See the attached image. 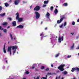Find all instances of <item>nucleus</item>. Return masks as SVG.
<instances>
[{
  "mask_svg": "<svg viewBox=\"0 0 79 79\" xmlns=\"http://www.w3.org/2000/svg\"><path fill=\"white\" fill-rule=\"evenodd\" d=\"M15 15H17L16 16V19L17 20H18V23H21L23 21V19L19 18V13L17 12V13H16Z\"/></svg>",
  "mask_w": 79,
  "mask_h": 79,
  "instance_id": "obj_2",
  "label": "nucleus"
},
{
  "mask_svg": "<svg viewBox=\"0 0 79 79\" xmlns=\"http://www.w3.org/2000/svg\"><path fill=\"white\" fill-rule=\"evenodd\" d=\"M6 14V13H4L3 14H0V16H1V17H4L5 16V15Z\"/></svg>",
  "mask_w": 79,
  "mask_h": 79,
  "instance_id": "obj_12",
  "label": "nucleus"
},
{
  "mask_svg": "<svg viewBox=\"0 0 79 79\" xmlns=\"http://www.w3.org/2000/svg\"><path fill=\"white\" fill-rule=\"evenodd\" d=\"M71 57V56L70 55V56H69V55H68L67 57L68 58H70V57Z\"/></svg>",
  "mask_w": 79,
  "mask_h": 79,
  "instance_id": "obj_39",
  "label": "nucleus"
},
{
  "mask_svg": "<svg viewBox=\"0 0 79 79\" xmlns=\"http://www.w3.org/2000/svg\"><path fill=\"white\" fill-rule=\"evenodd\" d=\"M10 38H11V39H12V40H13V35H12V34H11V33H10Z\"/></svg>",
  "mask_w": 79,
  "mask_h": 79,
  "instance_id": "obj_22",
  "label": "nucleus"
},
{
  "mask_svg": "<svg viewBox=\"0 0 79 79\" xmlns=\"http://www.w3.org/2000/svg\"><path fill=\"white\" fill-rule=\"evenodd\" d=\"M16 28H19L20 29H23V28H24V26L21 25H20L17 26L16 27Z\"/></svg>",
  "mask_w": 79,
  "mask_h": 79,
  "instance_id": "obj_9",
  "label": "nucleus"
},
{
  "mask_svg": "<svg viewBox=\"0 0 79 79\" xmlns=\"http://www.w3.org/2000/svg\"><path fill=\"white\" fill-rule=\"evenodd\" d=\"M61 41H63V36H62L61 38Z\"/></svg>",
  "mask_w": 79,
  "mask_h": 79,
  "instance_id": "obj_37",
  "label": "nucleus"
},
{
  "mask_svg": "<svg viewBox=\"0 0 79 79\" xmlns=\"http://www.w3.org/2000/svg\"><path fill=\"white\" fill-rule=\"evenodd\" d=\"M46 77H46V78H47V77H48L47 75H46Z\"/></svg>",
  "mask_w": 79,
  "mask_h": 79,
  "instance_id": "obj_51",
  "label": "nucleus"
},
{
  "mask_svg": "<svg viewBox=\"0 0 79 79\" xmlns=\"http://www.w3.org/2000/svg\"><path fill=\"white\" fill-rule=\"evenodd\" d=\"M12 24L13 26H16V22L15 21L13 22Z\"/></svg>",
  "mask_w": 79,
  "mask_h": 79,
  "instance_id": "obj_11",
  "label": "nucleus"
},
{
  "mask_svg": "<svg viewBox=\"0 0 79 79\" xmlns=\"http://www.w3.org/2000/svg\"><path fill=\"white\" fill-rule=\"evenodd\" d=\"M46 6H47V5L44 4L43 6V7H45Z\"/></svg>",
  "mask_w": 79,
  "mask_h": 79,
  "instance_id": "obj_38",
  "label": "nucleus"
},
{
  "mask_svg": "<svg viewBox=\"0 0 79 79\" xmlns=\"http://www.w3.org/2000/svg\"><path fill=\"white\" fill-rule=\"evenodd\" d=\"M56 8H57V7H58V6H56Z\"/></svg>",
  "mask_w": 79,
  "mask_h": 79,
  "instance_id": "obj_53",
  "label": "nucleus"
},
{
  "mask_svg": "<svg viewBox=\"0 0 79 79\" xmlns=\"http://www.w3.org/2000/svg\"><path fill=\"white\" fill-rule=\"evenodd\" d=\"M23 79H26V78H23Z\"/></svg>",
  "mask_w": 79,
  "mask_h": 79,
  "instance_id": "obj_58",
  "label": "nucleus"
},
{
  "mask_svg": "<svg viewBox=\"0 0 79 79\" xmlns=\"http://www.w3.org/2000/svg\"><path fill=\"white\" fill-rule=\"evenodd\" d=\"M66 22H65L64 24V26H66Z\"/></svg>",
  "mask_w": 79,
  "mask_h": 79,
  "instance_id": "obj_35",
  "label": "nucleus"
},
{
  "mask_svg": "<svg viewBox=\"0 0 79 79\" xmlns=\"http://www.w3.org/2000/svg\"><path fill=\"white\" fill-rule=\"evenodd\" d=\"M54 13L55 14H56L58 13V10L57 9H56L54 11Z\"/></svg>",
  "mask_w": 79,
  "mask_h": 79,
  "instance_id": "obj_13",
  "label": "nucleus"
},
{
  "mask_svg": "<svg viewBox=\"0 0 79 79\" xmlns=\"http://www.w3.org/2000/svg\"><path fill=\"white\" fill-rule=\"evenodd\" d=\"M61 79H64V78L63 77H62Z\"/></svg>",
  "mask_w": 79,
  "mask_h": 79,
  "instance_id": "obj_52",
  "label": "nucleus"
},
{
  "mask_svg": "<svg viewBox=\"0 0 79 79\" xmlns=\"http://www.w3.org/2000/svg\"><path fill=\"white\" fill-rule=\"evenodd\" d=\"M47 27H46L45 28V30H47Z\"/></svg>",
  "mask_w": 79,
  "mask_h": 79,
  "instance_id": "obj_43",
  "label": "nucleus"
},
{
  "mask_svg": "<svg viewBox=\"0 0 79 79\" xmlns=\"http://www.w3.org/2000/svg\"><path fill=\"white\" fill-rule=\"evenodd\" d=\"M60 56V54L59 53H58L57 54H56L55 56L56 58H57V57H58V56Z\"/></svg>",
  "mask_w": 79,
  "mask_h": 79,
  "instance_id": "obj_24",
  "label": "nucleus"
},
{
  "mask_svg": "<svg viewBox=\"0 0 79 79\" xmlns=\"http://www.w3.org/2000/svg\"><path fill=\"white\" fill-rule=\"evenodd\" d=\"M10 26H8L7 27V29H9V28H10Z\"/></svg>",
  "mask_w": 79,
  "mask_h": 79,
  "instance_id": "obj_40",
  "label": "nucleus"
},
{
  "mask_svg": "<svg viewBox=\"0 0 79 79\" xmlns=\"http://www.w3.org/2000/svg\"><path fill=\"white\" fill-rule=\"evenodd\" d=\"M40 10V6H36L34 9V11H37Z\"/></svg>",
  "mask_w": 79,
  "mask_h": 79,
  "instance_id": "obj_7",
  "label": "nucleus"
},
{
  "mask_svg": "<svg viewBox=\"0 0 79 79\" xmlns=\"http://www.w3.org/2000/svg\"><path fill=\"white\" fill-rule=\"evenodd\" d=\"M58 42H60V43H61V37L59 36L58 38Z\"/></svg>",
  "mask_w": 79,
  "mask_h": 79,
  "instance_id": "obj_15",
  "label": "nucleus"
},
{
  "mask_svg": "<svg viewBox=\"0 0 79 79\" xmlns=\"http://www.w3.org/2000/svg\"><path fill=\"white\" fill-rule=\"evenodd\" d=\"M6 63H8V60H6Z\"/></svg>",
  "mask_w": 79,
  "mask_h": 79,
  "instance_id": "obj_50",
  "label": "nucleus"
},
{
  "mask_svg": "<svg viewBox=\"0 0 79 79\" xmlns=\"http://www.w3.org/2000/svg\"><path fill=\"white\" fill-rule=\"evenodd\" d=\"M74 44L73 43V46L71 47V49H73L74 48Z\"/></svg>",
  "mask_w": 79,
  "mask_h": 79,
  "instance_id": "obj_19",
  "label": "nucleus"
},
{
  "mask_svg": "<svg viewBox=\"0 0 79 79\" xmlns=\"http://www.w3.org/2000/svg\"><path fill=\"white\" fill-rule=\"evenodd\" d=\"M0 4H1V3L0 2Z\"/></svg>",
  "mask_w": 79,
  "mask_h": 79,
  "instance_id": "obj_62",
  "label": "nucleus"
},
{
  "mask_svg": "<svg viewBox=\"0 0 79 79\" xmlns=\"http://www.w3.org/2000/svg\"><path fill=\"white\" fill-rule=\"evenodd\" d=\"M32 8V6H31L30 7V8Z\"/></svg>",
  "mask_w": 79,
  "mask_h": 79,
  "instance_id": "obj_49",
  "label": "nucleus"
},
{
  "mask_svg": "<svg viewBox=\"0 0 79 79\" xmlns=\"http://www.w3.org/2000/svg\"><path fill=\"white\" fill-rule=\"evenodd\" d=\"M9 2H11V0H10V1H9Z\"/></svg>",
  "mask_w": 79,
  "mask_h": 79,
  "instance_id": "obj_57",
  "label": "nucleus"
},
{
  "mask_svg": "<svg viewBox=\"0 0 79 79\" xmlns=\"http://www.w3.org/2000/svg\"><path fill=\"white\" fill-rule=\"evenodd\" d=\"M3 28H2L1 30H3Z\"/></svg>",
  "mask_w": 79,
  "mask_h": 79,
  "instance_id": "obj_59",
  "label": "nucleus"
},
{
  "mask_svg": "<svg viewBox=\"0 0 79 79\" xmlns=\"http://www.w3.org/2000/svg\"><path fill=\"white\" fill-rule=\"evenodd\" d=\"M47 75H48V74H50V73H47Z\"/></svg>",
  "mask_w": 79,
  "mask_h": 79,
  "instance_id": "obj_46",
  "label": "nucleus"
},
{
  "mask_svg": "<svg viewBox=\"0 0 79 79\" xmlns=\"http://www.w3.org/2000/svg\"><path fill=\"white\" fill-rule=\"evenodd\" d=\"M65 66V64H62L59 66L57 67L58 69H59L60 71H64V67Z\"/></svg>",
  "mask_w": 79,
  "mask_h": 79,
  "instance_id": "obj_3",
  "label": "nucleus"
},
{
  "mask_svg": "<svg viewBox=\"0 0 79 79\" xmlns=\"http://www.w3.org/2000/svg\"><path fill=\"white\" fill-rule=\"evenodd\" d=\"M53 6H52L50 8V10H51V11L52 10H53Z\"/></svg>",
  "mask_w": 79,
  "mask_h": 79,
  "instance_id": "obj_26",
  "label": "nucleus"
},
{
  "mask_svg": "<svg viewBox=\"0 0 79 79\" xmlns=\"http://www.w3.org/2000/svg\"><path fill=\"white\" fill-rule=\"evenodd\" d=\"M19 2H20V0H15V1L14 3L15 5H17L19 4Z\"/></svg>",
  "mask_w": 79,
  "mask_h": 79,
  "instance_id": "obj_8",
  "label": "nucleus"
},
{
  "mask_svg": "<svg viewBox=\"0 0 79 79\" xmlns=\"http://www.w3.org/2000/svg\"><path fill=\"white\" fill-rule=\"evenodd\" d=\"M63 27V25H61L60 26V27L61 28V27Z\"/></svg>",
  "mask_w": 79,
  "mask_h": 79,
  "instance_id": "obj_42",
  "label": "nucleus"
},
{
  "mask_svg": "<svg viewBox=\"0 0 79 79\" xmlns=\"http://www.w3.org/2000/svg\"><path fill=\"white\" fill-rule=\"evenodd\" d=\"M49 68H46V69H45V71H48V70H49Z\"/></svg>",
  "mask_w": 79,
  "mask_h": 79,
  "instance_id": "obj_27",
  "label": "nucleus"
},
{
  "mask_svg": "<svg viewBox=\"0 0 79 79\" xmlns=\"http://www.w3.org/2000/svg\"><path fill=\"white\" fill-rule=\"evenodd\" d=\"M35 18L36 19H39L40 18V14L38 12L36 11L35 12Z\"/></svg>",
  "mask_w": 79,
  "mask_h": 79,
  "instance_id": "obj_4",
  "label": "nucleus"
},
{
  "mask_svg": "<svg viewBox=\"0 0 79 79\" xmlns=\"http://www.w3.org/2000/svg\"><path fill=\"white\" fill-rule=\"evenodd\" d=\"M2 26H0V30L2 29Z\"/></svg>",
  "mask_w": 79,
  "mask_h": 79,
  "instance_id": "obj_48",
  "label": "nucleus"
},
{
  "mask_svg": "<svg viewBox=\"0 0 79 79\" xmlns=\"http://www.w3.org/2000/svg\"><path fill=\"white\" fill-rule=\"evenodd\" d=\"M72 25H75V22L73 21L72 23Z\"/></svg>",
  "mask_w": 79,
  "mask_h": 79,
  "instance_id": "obj_31",
  "label": "nucleus"
},
{
  "mask_svg": "<svg viewBox=\"0 0 79 79\" xmlns=\"http://www.w3.org/2000/svg\"><path fill=\"white\" fill-rule=\"evenodd\" d=\"M43 23V22H41V24H42V23Z\"/></svg>",
  "mask_w": 79,
  "mask_h": 79,
  "instance_id": "obj_47",
  "label": "nucleus"
},
{
  "mask_svg": "<svg viewBox=\"0 0 79 79\" xmlns=\"http://www.w3.org/2000/svg\"><path fill=\"white\" fill-rule=\"evenodd\" d=\"M6 31H7L6 29H4L3 30V31L4 32H6Z\"/></svg>",
  "mask_w": 79,
  "mask_h": 79,
  "instance_id": "obj_28",
  "label": "nucleus"
},
{
  "mask_svg": "<svg viewBox=\"0 0 79 79\" xmlns=\"http://www.w3.org/2000/svg\"><path fill=\"white\" fill-rule=\"evenodd\" d=\"M78 55L79 56V53H78Z\"/></svg>",
  "mask_w": 79,
  "mask_h": 79,
  "instance_id": "obj_60",
  "label": "nucleus"
},
{
  "mask_svg": "<svg viewBox=\"0 0 79 79\" xmlns=\"http://www.w3.org/2000/svg\"><path fill=\"white\" fill-rule=\"evenodd\" d=\"M48 3V1H45L44 2V4H47Z\"/></svg>",
  "mask_w": 79,
  "mask_h": 79,
  "instance_id": "obj_18",
  "label": "nucleus"
},
{
  "mask_svg": "<svg viewBox=\"0 0 79 79\" xmlns=\"http://www.w3.org/2000/svg\"><path fill=\"white\" fill-rule=\"evenodd\" d=\"M51 66L52 67H53V65L52 64Z\"/></svg>",
  "mask_w": 79,
  "mask_h": 79,
  "instance_id": "obj_45",
  "label": "nucleus"
},
{
  "mask_svg": "<svg viewBox=\"0 0 79 79\" xmlns=\"http://www.w3.org/2000/svg\"><path fill=\"white\" fill-rule=\"evenodd\" d=\"M50 14L48 12H47V14H46V16H48V17H49L50 16Z\"/></svg>",
  "mask_w": 79,
  "mask_h": 79,
  "instance_id": "obj_21",
  "label": "nucleus"
},
{
  "mask_svg": "<svg viewBox=\"0 0 79 79\" xmlns=\"http://www.w3.org/2000/svg\"><path fill=\"white\" fill-rule=\"evenodd\" d=\"M40 36H43V35H44V33L43 32L41 34H40Z\"/></svg>",
  "mask_w": 79,
  "mask_h": 79,
  "instance_id": "obj_30",
  "label": "nucleus"
},
{
  "mask_svg": "<svg viewBox=\"0 0 79 79\" xmlns=\"http://www.w3.org/2000/svg\"><path fill=\"white\" fill-rule=\"evenodd\" d=\"M8 23L7 22H4L2 24V26H5V27H6Z\"/></svg>",
  "mask_w": 79,
  "mask_h": 79,
  "instance_id": "obj_10",
  "label": "nucleus"
},
{
  "mask_svg": "<svg viewBox=\"0 0 79 79\" xmlns=\"http://www.w3.org/2000/svg\"><path fill=\"white\" fill-rule=\"evenodd\" d=\"M12 48V50H15L13 51V55H15V53L16 52V49H17L18 48V47L16 46H10V47H8L7 49V52H9L10 55H11V48Z\"/></svg>",
  "mask_w": 79,
  "mask_h": 79,
  "instance_id": "obj_1",
  "label": "nucleus"
},
{
  "mask_svg": "<svg viewBox=\"0 0 79 79\" xmlns=\"http://www.w3.org/2000/svg\"><path fill=\"white\" fill-rule=\"evenodd\" d=\"M5 6L6 7H8L9 6V4L7 3H4Z\"/></svg>",
  "mask_w": 79,
  "mask_h": 79,
  "instance_id": "obj_16",
  "label": "nucleus"
},
{
  "mask_svg": "<svg viewBox=\"0 0 79 79\" xmlns=\"http://www.w3.org/2000/svg\"><path fill=\"white\" fill-rule=\"evenodd\" d=\"M58 78H57V77H56V79H57Z\"/></svg>",
  "mask_w": 79,
  "mask_h": 79,
  "instance_id": "obj_56",
  "label": "nucleus"
},
{
  "mask_svg": "<svg viewBox=\"0 0 79 79\" xmlns=\"http://www.w3.org/2000/svg\"><path fill=\"white\" fill-rule=\"evenodd\" d=\"M1 35V34L0 33V36Z\"/></svg>",
  "mask_w": 79,
  "mask_h": 79,
  "instance_id": "obj_61",
  "label": "nucleus"
},
{
  "mask_svg": "<svg viewBox=\"0 0 79 79\" xmlns=\"http://www.w3.org/2000/svg\"><path fill=\"white\" fill-rule=\"evenodd\" d=\"M35 68V66H33L30 68L31 69H33Z\"/></svg>",
  "mask_w": 79,
  "mask_h": 79,
  "instance_id": "obj_23",
  "label": "nucleus"
},
{
  "mask_svg": "<svg viewBox=\"0 0 79 79\" xmlns=\"http://www.w3.org/2000/svg\"><path fill=\"white\" fill-rule=\"evenodd\" d=\"M7 19H8V20L10 21H11L12 20V18H11L10 17H7Z\"/></svg>",
  "mask_w": 79,
  "mask_h": 79,
  "instance_id": "obj_17",
  "label": "nucleus"
},
{
  "mask_svg": "<svg viewBox=\"0 0 79 79\" xmlns=\"http://www.w3.org/2000/svg\"><path fill=\"white\" fill-rule=\"evenodd\" d=\"M44 68H45V67H44V66H42L41 67V69H44Z\"/></svg>",
  "mask_w": 79,
  "mask_h": 79,
  "instance_id": "obj_29",
  "label": "nucleus"
},
{
  "mask_svg": "<svg viewBox=\"0 0 79 79\" xmlns=\"http://www.w3.org/2000/svg\"><path fill=\"white\" fill-rule=\"evenodd\" d=\"M26 74H29V72L28 71H27L26 72Z\"/></svg>",
  "mask_w": 79,
  "mask_h": 79,
  "instance_id": "obj_36",
  "label": "nucleus"
},
{
  "mask_svg": "<svg viewBox=\"0 0 79 79\" xmlns=\"http://www.w3.org/2000/svg\"><path fill=\"white\" fill-rule=\"evenodd\" d=\"M41 79H47V78L45 77H43L41 78Z\"/></svg>",
  "mask_w": 79,
  "mask_h": 79,
  "instance_id": "obj_33",
  "label": "nucleus"
},
{
  "mask_svg": "<svg viewBox=\"0 0 79 79\" xmlns=\"http://www.w3.org/2000/svg\"><path fill=\"white\" fill-rule=\"evenodd\" d=\"M40 77V76H38L37 77V78H35V79H39V78Z\"/></svg>",
  "mask_w": 79,
  "mask_h": 79,
  "instance_id": "obj_34",
  "label": "nucleus"
},
{
  "mask_svg": "<svg viewBox=\"0 0 79 79\" xmlns=\"http://www.w3.org/2000/svg\"><path fill=\"white\" fill-rule=\"evenodd\" d=\"M14 40H15L16 39V38H14Z\"/></svg>",
  "mask_w": 79,
  "mask_h": 79,
  "instance_id": "obj_54",
  "label": "nucleus"
},
{
  "mask_svg": "<svg viewBox=\"0 0 79 79\" xmlns=\"http://www.w3.org/2000/svg\"><path fill=\"white\" fill-rule=\"evenodd\" d=\"M35 71H38V69H35Z\"/></svg>",
  "mask_w": 79,
  "mask_h": 79,
  "instance_id": "obj_41",
  "label": "nucleus"
},
{
  "mask_svg": "<svg viewBox=\"0 0 79 79\" xmlns=\"http://www.w3.org/2000/svg\"><path fill=\"white\" fill-rule=\"evenodd\" d=\"M63 5L64 6H68V4L66 3H64Z\"/></svg>",
  "mask_w": 79,
  "mask_h": 79,
  "instance_id": "obj_20",
  "label": "nucleus"
},
{
  "mask_svg": "<svg viewBox=\"0 0 79 79\" xmlns=\"http://www.w3.org/2000/svg\"><path fill=\"white\" fill-rule=\"evenodd\" d=\"M9 43H10V41L8 42V44H9Z\"/></svg>",
  "mask_w": 79,
  "mask_h": 79,
  "instance_id": "obj_55",
  "label": "nucleus"
},
{
  "mask_svg": "<svg viewBox=\"0 0 79 79\" xmlns=\"http://www.w3.org/2000/svg\"><path fill=\"white\" fill-rule=\"evenodd\" d=\"M2 7L1 6H0V13L1 12V11L2 10Z\"/></svg>",
  "mask_w": 79,
  "mask_h": 79,
  "instance_id": "obj_25",
  "label": "nucleus"
},
{
  "mask_svg": "<svg viewBox=\"0 0 79 79\" xmlns=\"http://www.w3.org/2000/svg\"><path fill=\"white\" fill-rule=\"evenodd\" d=\"M3 50L4 53H6V50H5V46L4 47Z\"/></svg>",
  "mask_w": 79,
  "mask_h": 79,
  "instance_id": "obj_14",
  "label": "nucleus"
},
{
  "mask_svg": "<svg viewBox=\"0 0 79 79\" xmlns=\"http://www.w3.org/2000/svg\"><path fill=\"white\" fill-rule=\"evenodd\" d=\"M64 74H68V73L66 71H65L64 72Z\"/></svg>",
  "mask_w": 79,
  "mask_h": 79,
  "instance_id": "obj_32",
  "label": "nucleus"
},
{
  "mask_svg": "<svg viewBox=\"0 0 79 79\" xmlns=\"http://www.w3.org/2000/svg\"><path fill=\"white\" fill-rule=\"evenodd\" d=\"M64 18H65L64 17L61 18L60 19V21H59L58 20H57V24H60V23H61V22L63 21V19H64Z\"/></svg>",
  "mask_w": 79,
  "mask_h": 79,
  "instance_id": "obj_6",
  "label": "nucleus"
},
{
  "mask_svg": "<svg viewBox=\"0 0 79 79\" xmlns=\"http://www.w3.org/2000/svg\"><path fill=\"white\" fill-rule=\"evenodd\" d=\"M75 70L77 71H79V68L78 67H75L72 69L71 71L72 72H74Z\"/></svg>",
  "mask_w": 79,
  "mask_h": 79,
  "instance_id": "obj_5",
  "label": "nucleus"
},
{
  "mask_svg": "<svg viewBox=\"0 0 79 79\" xmlns=\"http://www.w3.org/2000/svg\"><path fill=\"white\" fill-rule=\"evenodd\" d=\"M71 34H72V35H73V34H74V33H71Z\"/></svg>",
  "mask_w": 79,
  "mask_h": 79,
  "instance_id": "obj_44",
  "label": "nucleus"
}]
</instances>
